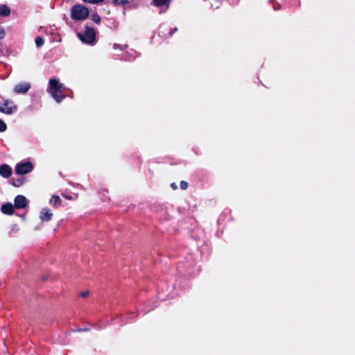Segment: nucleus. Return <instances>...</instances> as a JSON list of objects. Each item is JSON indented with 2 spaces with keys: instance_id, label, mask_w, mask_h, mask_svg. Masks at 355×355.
Returning a JSON list of instances; mask_svg holds the SVG:
<instances>
[{
  "instance_id": "6e6552de",
  "label": "nucleus",
  "mask_w": 355,
  "mask_h": 355,
  "mask_svg": "<svg viewBox=\"0 0 355 355\" xmlns=\"http://www.w3.org/2000/svg\"><path fill=\"white\" fill-rule=\"evenodd\" d=\"M12 173V168L9 165L6 164L0 165V175L1 177L8 178L11 176Z\"/></svg>"
},
{
  "instance_id": "39448f33",
  "label": "nucleus",
  "mask_w": 355,
  "mask_h": 355,
  "mask_svg": "<svg viewBox=\"0 0 355 355\" xmlns=\"http://www.w3.org/2000/svg\"><path fill=\"white\" fill-rule=\"evenodd\" d=\"M33 166L31 162L19 163L15 166V172L18 175H25L31 172Z\"/></svg>"
},
{
  "instance_id": "1a4fd4ad",
  "label": "nucleus",
  "mask_w": 355,
  "mask_h": 355,
  "mask_svg": "<svg viewBox=\"0 0 355 355\" xmlns=\"http://www.w3.org/2000/svg\"><path fill=\"white\" fill-rule=\"evenodd\" d=\"M53 213L49 208H43L40 211V218L42 222H48L52 219Z\"/></svg>"
},
{
  "instance_id": "20e7f679",
  "label": "nucleus",
  "mask_w": 355,
  "mask_h": 355,
  "mask_svg": "<svg viewBox=\"0 0 355 355\" xmlns=\"http://www.w3.org/2000/svg\"><path fill=\"white\" fill-rule=\"evenodd\" d=\"M17 106L10 100L0 101V112L6 114H11L17 110Z\"/></svg>"
},
{
  "instance_id": "5701e85b",
  "label": "nucleus",
  "mask_w": 355,
  "mask_h": 355,
  "mask_svg": "<svg viewBox=\"0 0 355 355\" xmlns=\"http://www.w3.org/2000/svg\"><path fill=\"white\" fill-rule=\"evenodd\" d=\"M114 49H119L121 50L123 49V48L121 46V45L118 44H114Z\"/></svg>"
},
{
  "instance_id": "393cba45",
  "label": "nucleus",
  "mask_w": 355,
  "mask_h": 355,
  "mask_svg": "<svg viewBox=\"0 0 355 355\" xmlns=\"http://www.w3.org/2000/svg\"><path fill=\"white\" fill-rule=\"evenodd\" d=\"M78 331H83V329H78Z\"/></svg>"
},
{
  "instance_id": "a211bd4d",
  "label": "nucleus",
  "mask_w": 355,
  "mask_h": 355,
  "mask_svg": "<svg viewBox=\"0 0 355 355\" xmlns=\"http://www.w3.org/2000/svg\"><path fill=\"white\" fill-rule=\"evenodd\" d=\"M83 1L84 2H85V3H95V4H97V3H102L105 0H83Z\"/></svg>"
},
{
  "instance_id": "b1692460",
  "label": "nucleus",
  "mask_w": 355,
  "mask_h": 355,
  "mask_svg": "<svg viewBox=\"0 0 355 355\" xmlns=\"http://www.w3.org/2000/svg\"><path fill=\"white\" fill-rule=\"evenodd\" d=\"M171 187L174 190H176L178 189V186H177V184L175 182L172 183L171 184Z\"/></svg>"
},
{
  "instance_id": "6ab92c4d",
  "label": "nucleus",
  "mask_w": 355,
  "mask_h": 355,
  "mask_svg": "<svg viewBox=\"0 0 355 355\" xmlns=\"http://www.w3.org/2000/svg\"><path fill=\"white\" fill-rule=\"evenodd\" d=\"M188 187H189V184H188V182L184 181V180H182L180 182V188L182 189V190H186L188 189Z\"/></svg>"
},
{
  "instance_id": "0eeeda50",
  "label": "nucleus",
  "mask_w": 355,
  "mask_h": 355,
  "mask_svg": "<svg viewBox=\"0 0 355 355\" xmlns=\"http://www.w3.org/2000/svg\"><path fill=\"white\" fill-rule=\"evenodd\" d=\"M14 203L16 209H24L28 205V201L24 196L17 195L15 198Z\"/></svg>"
},
{
  "instance_id": "f8f14e48",
  "label": "nucleus",
  "mask_w": 355,
  "mask_h": 355,
  "mask_svg": "<svg viewBox=\"0 0 355 355\" xmlns=\"http://www.w3.org/2000/svg\"><path fill=\"white\" fill-rule=\"evenodd\" d=\"M26 179L24 178H12V184L14 187H19L24 184Z\"/></svg>"
},
{
  "instance_id": "423d86ee",
  "label": "nucleus",
  "mask_w": 355,
  "mask_h": 355,
  "mask_svg": "<svg viewBox=\"0 0 355 355\" xmlns=\"http://www.w3.org/2000/svg\"><path fill=\"white\" fill-rule=\"evenodd\" d=\"M31 85L28 82H23L17 84L13 89V91L16 94H26L31 89Z\"/></svg>"
},
{
  "instance_id": "4be33fe9",
  "label": "nucleus",
  "mask_w": 355,
  "mask_h": 355,
  "mask_svg": "<svg viewBox=\"0 0 355 355\" xmlns=\"http://www.w3.org/2000/svg\"><path fill=\"white\" fill-rule=\"evenodd\" d=\"M88 295H89V292L88 291H83V292L80 293V296L82 297H85Z\"/></svg>"
},
{
  "instance_id": "9d476101",
  "label": "nucleus",
  "mask_w": 355,
  "mask_h": 355,
  "mask_svg": "<svg viewBox=\"0 0 355 355\" xmlns=\"http://www.w3.org/2000/svg\"><path fill=\"white\" fill-rule=\"evenodd\" d=\"M1 211L6 215H12L15 211V207L11 202H6L1 205Z\"/></svg>"
},
{
  "instance_id": "4468645a",
  "label": "nucleus",
  "mask_w": 355,
  "mask_h": 355,
  "mask_svg": "<svg viewBox=\"0 0 355 355\" xmlns=\"http://www.w3.org/2000/svg\"><path fill=\"white\" fill-rule=\"evenodd\" d=\"M61 202H62V200L58 196H53L50 199L51 205H52L55 207L60 205Z\"/></svg>"
},
{
  "instance_id": "ddd939ff",
  "label": "nucleus",
  "mask_w": 355,
  "mask_h": 355,
  "mask_svg": "<svg viewBox=\"0 0 355 355\" xmlns=\"http://www.w3.org/2000/svg\"><path fill=\"white\" fill-rule=\"evenodd\" d=\"M171 0H153V4L157 7L166 6L168 7Z\"/></svg>"
},
{
  "instance_id": "dca6fc26",
  "label": "nucleus",
  "mask_w": 355,
  "mask_h": 355,
  "mask_svg": "<svg viewBox=\"0 0 355 355\" xmlns=\"http://www.w3.org/2000/svg\"><path fill=\"white\" fill-rule=\"evenodd\" d=\"M92 20H93L96 24H100V23H101V17H100L97 13H95V14H93V15H92Z\"/></svg>"
},
{
  "instance_id": "f3484780",
  "label": "nucleus",
  "mask_w": 355,
  "mask_h": 355,
  "mask_svg": "<svg viewBox=\"0 0 355 355\" xmlns=\"http://www.w3.org/2000/svg\"><path fill=\"white\" fill-rule=\"evenodd\" d=\"M7 129L6 123L0 119V132H4Z\"/></svg>"
},
{
  "instance_id": "f03ea898",
  "label": "nucleus",
  "mask_w": 355,
  "mask_h": 355,
  "mask_svg": "<svg viewBox=\"0 0 355 355\" xmlns=\"http://www.w3.org/2000/svg\"><path fill=\"white\" fill-rule=\"evenodd\" d=\"M89 14V9L86 6L80 4L73 6L71 11V17L76 21H80L87 19Z\"/></svg>"
},
{
  "instance_id": "f257e3e1",
  "label": "nucleus",
  "mask_w": 355,
  "mask_h": 355,
  "mask_svg": "<svg viewBox=\"0 0 355 355\" xmlns=\"http://www.w3.org/2000/svg\"><path fill=\"white\" fill-rule=\"evenodd\" d=\"M64 89V85L60 83L58 80L55 78L49 80L48 92L57 103H60L65 98L66 96L62 94Z\"/></svg>"
},
{
  "instance_id": "aec40b11",
  "label": "nucleus",
  "mask_w": 355,
  "mask_h": 355,
  "mask_svg": "<svg viewBox=\"0 0 355 355\" xmlns=\"http://www.w3.org/2000/svg\"><path fill=\"white\" fill-rule=\"evenodd\" d=\"M6 35V33L3 28H0V39H3Z\"/></svg>"
},
{
  "instance_id": "7ed1b4c3",
  "label": "nucleus",
  "mask_w": 355,
  "mask_h": 355,
  "mask_svg": "<svg viewBox=\"0 0 355 355\" xmlns=\"http://www.w3.org/2000/svg\"><path fill=\"white\" fill-rule=\"evenodd\" d=\"M78 37L83 43L94 44L96 41V32L93 28L86 26L83 33H78Z\"/></svg>"
},
{
  "instance_id": "2eb2a0df",
  "label": "nucleus",
  "mask_w": 355,
  "mask_h": 355,
  "mask_svg": "<svg viewBox=\"0 0 355 355\" xmlns=\"http://www.w3.org/2000/svg\"><path fill=\"white\" fill-rule=\"evenodd\" d=\"M35 44L37 47H40L42 46L44 43V41L43 40V38L42 37H40V36H37L36 38H35Z\"/></svg>"
},
{
  "instance_id": "412c9836",
  "label": "nucleus",
  "mask_w": 355,
  "mask_h": 355,
  "mask_svg": "<svg viewBox=\"0 0 355 355\" xmlns=\"http://www.w3.org/2000/svg\"><path fill=\"white\" fill-rule=\"evenodd\" d=\"M178 31V28L176 27L173 28H171L169 32H168V35L170 36H171L175 32H176Z\"/></svg>"
},
{
  "instance_id": "9b49d317",
  "label": "nucleus",
  "mask_w": 355,
  "mask_h": 355,
  "mask_svg": "<svg viewBox=\"0 0 355 355\" xmlns=\"http://www.w3.org/2000/svg\"><path fill=\"white\" fill-rule=\"evenodd\" d=\"M10 14V9L5 4H0V16L6 17Z\"/></svg>"
}]
</instances>
